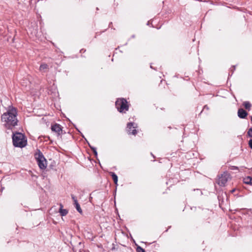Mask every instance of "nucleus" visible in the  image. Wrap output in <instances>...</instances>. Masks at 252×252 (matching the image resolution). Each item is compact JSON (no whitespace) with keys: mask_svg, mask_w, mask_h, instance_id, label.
Instances as JSON below:
<instances>
[{"mask_svg":"<svg viewBox=\"0 0 252 252\" xmlns=\"http://www.w3.org/2000/svg\"><path fill=\"white\" fill-rule=\"evenodd\" d=\"M147 25H150V21H148V23H147Z\"/></svg>","mask_w":252,"mask_h":252,"instance_id":"20","label":"nucleus"},{"mask_svg":"<svg viewBox=\"0 0 252 252\" xmlns=\"http://www.w3.org/2000/svg\"><path fill=\"white\" fill-rule=\"evenodd\" d=\"M17 115L16 109L13 107H9L7 112L1 115V121L4 123V125L6 128L12 129L17 125Z\"/></svg>","mask_w":252,"mask_h":252,"instance_id":"1","label":"nucleus"},{"mask_svg":"<svg viewBox=\"0 0 252 252\" xmlns=\"http://www.w3.org/2000/svg\"><path fill=\"white\" fill-rule=\"evenodd\" d=\"M111 175L112 178L115 184L117 186L118 185V184H117L118 176H117V175L114 172H111Z\"/></svg>","mask_w":252,"mask_h":252,"instance_id":"12","label":"nucleus"},{"mask_svg":"<svg viewBox=\"0 0 252 252\" xmlns=\"http://www.w3.org/2000/svg\"><path fill=\"white\" fill-rule=\"evenodd\" d=\"M234 191H235V190H234V189H233V190H232V192H234Z\"/></svg>","mask_w":252,"mask_h":252,"instance_id":"22","label":"nucleus"},{"mask_svg":"<svg viewBox=\"0 0 252 252\" xmlns=\"http://www.w3.org/2000/svg\"><path fill=\"white\" fill-rule=\"evenodd\" d=\"M248 114V113L242 108H240L238 110V116L241 119L246 118Z\"/></svg>","mask_w":252,"mask_h":252,"instance_id":"8","label":"nucleus"},{"mask_svg":"<svg viewBox=\"0 0 252 252\" xmlns=\"http://www.w3.org/2000/svg\"><path fill=\"white\" fill-rule=\"evenodd\" d=\"M89 146L91 148V149L92 150V151H93L94 155H95V156L96 157L97 156V151H96V148L94 147H92L90 145H89Z\"/></svg>","mask_w":252,"mask_h":252,"instance_id":"15","label":"nucleus"},{"mask_svg":"<svg viewBox=\"0 0 252 252\" xmlns=\"http://www.w3.org/2000/svg\"><path fill=\"white\" fill-rule=\"evenodd\" d=\"M150 67H151V68H153V67H152V66L151 65H150Z\"/></svg>","mask_w":252,"mask_h":252,"instance_id":"21","label":"nucleus"},{"mask_svg":"<svg viewBox=\"0 0 252 252\" xmlns=\"http://www.w3.org/2000/svg\"><path fill=\"white\" fill-rule=\"evenodd\" d=\"M74 205L75 207V208L77 210V211L81 214L82 213V210L79 204L78 203V201H75V203H74Z\"/></svg>","mask_w":252,"mask_h":252,"instance_id":"13","label":"nucleus"},{"mask_svg":"<svg viewBox=\"0 0 252 252\" xmlns=\"http://www.w3.org/2000/svg\"><path fill=\"white\" fill-rule=\"evenodd\" d=\"M230 179V175L227 172H223L220 176H219L217 183L220 186H225L228 179Z\"/></svg>","mask_w":252,"mask_h":252,"instance_id":"5","label":"nucleus"},{"mask_svg":"<svg viewBox=\"0 0 252 252\" xmlns=\"http://www.w3.org/2000/svg\"><path fill=\"white\" fill-rule=\"evenodd\" d=\"M243 105L244 106L245 108L246 109H248V110H250V108L252 106L251 104L249 101H245L243 103Z\"/></svg>","mask_w":252,"mask_h":252,"instance_id":"14","label":"nucleus"},{"mask_svg":"<svg viewBox=\"0 0 252 252\" xmlns=\"http://www.w3.org/2000/svg\"><path fill=\"white\" fill-rule=\"evenodd\" d=\"M13 145L15 147L23 148L27 145V140L21 133L17 132L12 137Z\"/></svg>","mask_w":252,"mask_h":252,"instance_id":"2","label":"nucleus"},{"mask_svg":"<svg viewBox=\"0 0 252 252\" xmlns=\"http://www.w3.org/2000/svg\"><path fill=\"white\" fill-rule=\"evenodd\" d=\"M60 209H59V213H60L61 215L62 216H66L68 213V211L66 209H63V205L62 204H60Z\"/></svg>","mask_w":252,"mask_h":252,"instance_id":"9","label":"nucleus"},{"mask_svg":"<svg viewBox=\"0 0 252 252\" xmlns=\"http://www.w3.org/2000/svg\"><path fill=\"white\" fill-rule=\"evenodd\" d=\"M71 198H72L74 203H75V201H77L76 198L75 197V196L74 195L71 194Z\"/></svg>","mask_w":252,"mask_h":252,"instance_id":"17","label":"nucleus"},{"mask_svg":"<svg viewBox=\"0 0 252 252\" xmlns=\"http://www.w3.org/2000/svg\"><path fill=\"white\" fill-rule=\"evenodd\" d=\"M48 68V65L46 63H42L39 67V70L41 71L46 72Z\"/></svg>","mask_w":252,"mask_h":252,"instance_id":"10","label":"nucleus"},{"mask_svg":"<svg viewBox=\"0 0 252 252\" xmlns=\"http://www.w3.org/2000/svg\"><path fill=\"white\" fill-rule=\"evenodd\" d=\"M52 131L57 133L58 135H59L62 132V127L61 125L58 124H55L51 126Z\"/></svg>","mask_w":252,"mask_h":252,"instance_id":"7","label":"nucleus"},{"mask_svg":"<svg viewBox=\"0 0 252 252\" xmlns=\"http://www.w3.org/2000/svg\"><path fill=\"white\" fill-rule=\"evenodd\" d=\"M134 123L130 122L127 123L126 126V131L128 134L136 135L137 134V130L136 129V126Z\"/></svg>","mask_w":252,"mask_h":252,"instance_id":"6","label":"nucleus"},{"mask_svg":"<svg viewBox=\"0 0 252 252\" xmlns=\"http://www.w3.org/2000/svg\"><path fill=\"white\" fill-rule=\"evenodd\" d=\"M137 252H145V251L140 246H138L136 249Z\"/></svg>","mask_w":252,"mask_h":252,"instance_id":"16","label":"nucleus"},{"mask_svg":"<svg viewBox=\"0 0 252 252\" xmlns=\"http://www.w3.org/2000/svg\"><path fill=\"white\" fill-rule=\"evenodd\" d=\"M204 108L208 109V107H207V105H205V106H204Z\"/></svg>","mask_w":252,"mask_h":252,"instance_id":"18","label":"nucleus"},{"mask_svg":"<svg viewBox=\"0 0 252 252\" xmlns=\"http://www.w3.org/2000/svg\"><path fill=\"white\" fill-rule=\"evenodd\" d=\"M116 107L120 113H126L128 110L129 106L126 99L122 98H118L115 102Z\"/></svg>","mask_w":252,"mask_h":252,"instance_id":"4","label":"nucleus"},{"mask_svg":"<svg viewBox=\"0 0 252 252\" xmlns=\"http://www.w3.org/2000/svg\"><path fill=\"white\" fill-rule=\"evenodd\" d=\"M37 164L40 169H45L47 167V161L42 152L38 150L34 154Z\"/></svg>","mask_w":252,"mask_h":252,"instance_id":"3","label":"nucleus"},{"mask_svg":"<svg viewBox=\"0 0 252 252\" xmlns=\"http://www.w3.org/2000/svg\"><path fill=\"white\" fill-rule=\"evenodd\" d=\"M244 182L246 184L252 185V178L250 176L245 178Z\"/></svg>","mask_w":252,"mask_h":252,"instance_id":"11","label":"nucleus"},{"mask_svg":"<svg viewBox=\"0 0 252 252\" xmlns=\"http://www.w3.org/2000/svg\"><path fill=\"white\" fill-rule=\"evenodd\" d=\"M233 69L232 70V71H233L235 69V66H233Z\"/></svg>","mask_w":252,"mask_h":252,"instance_id":"19","label":"nucleus"}]
</instances>
